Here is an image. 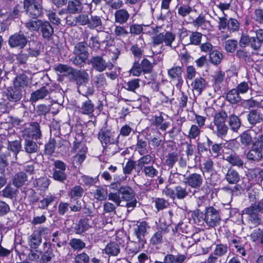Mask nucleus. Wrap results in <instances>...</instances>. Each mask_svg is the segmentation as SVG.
Returning a JSON list of instances; mask_svg holds the SVG:
<instances>
[{"mask_svg":"<svg viewBox=\"0 0 263 263\" xmlns=\"http://www.w3.org/2000/svg\"><path fill=\"white\" fill-rule=\"evenodd\" d=\"M22 96V91L17 88H9L6 92L7 99L12 102L19 101Z\"/></svg>","mask_w":263,"mask_h":263,"instance_id":"nucleus-19","label":"nucleus"},{"mask_svg":"<svg viewBox=\"0 0 263 263\" xmlns=\"http://www.w3.org/2000/svg\"><path fill=\"white\" fill-rule=\"evenodd\" d=\"M105 252L109 255L117 256L120 252V248L117 243L110 242L106 246Z\"/></svg>","mask_w":263,"mask_h":263,"instance_id":"nucleus-33","label":"nucleus"},{"mask_svg":"<svg viewBox=\"0 0 263 263\" xmlns=\"http://www.w3.org/2000/svg\"><path fill=\"white\" fill-rule=\"evenodd\" d=\"M42 21L39 20H31L25 23V26L31 31H38Z\"/></svg>","mask_w":263,"mask_h":263,"instance_id":"nucleus-41","label":"nucleus"},{"mask_svg":"<svg viewBox=\"0 0 263 263\" xmlns=\"http://www.w3.org/2000/svg\"><path fill=\"white\" fill-rule=\"evenodd\" d=\"M131 51L135 57L141 58L143 52V47H139L138 44L134 45L131 47Z\"/></svg>","mask_w":263,"mask_h":263,"instance_id":"nucleus-62","label":"nucleus"},{"mask_svg":"<svg viewBox=\"0 0 263 263\" xmlns=\"http://www.w3.org/2000/svg\"><path fill=\"white\" fill-rule=\"evenodd\" d=\"M55 196L53 195H47L45 198L40 200L39 203V208L41 209H45L48 206L53 202L55 200Z\"/></svg>","mask_w":263,"mask_h":263,"instance_id":"nucleus-43","label":"nucleus"},{"mask_svg":"<svg viewBox=\"0 0 263 263\" xmlns=\"http://www.w3.org/2000/svg\"><path fill=\"white\" fill-rule=\"evenodd\" d=\"M102 25V21L100 17L97 15L91 16L88 23V27L90 29H93Z\"/></svg>","mask_w":263,"mask_h":263,"instance_id":"nucleus-55","label":"nucleus"},{"mask_svg":"<svg viewBox=\"0 0 263 263\" xmlns=\"http://www.w3.org/2000/svg\"><path fill=\"white\" fill-rule=\"evenodd\" d=\"M73 151L77 153L74 157V160L78 163H81L85 159L87 147L82 143L74 142Z\"/></svg>","mask_w":263,"mask_h":263,"instance_id":"nucleus-15","label":"nucleus"},{"mask_svg":"<svg viewBox=\"0 0 263 263\" xmlns=\"http://www.w3.org/2000/svg\"><path fill=\"white\" fill-rule=\"evenodd\" d=\"M93 82L97 88H101L106 85V79L103 74L96 76L93 79Z\"/></svg>","mask_w":263,"mask_h":263,"instance_id":"nucleus-47","label":"nucleus"},{"mask_svg":"<svg viewBox=\"0 0 263 263\" xmlns=\"http://www.w3.org/2000/svg\"><path fill=\"white\" fill-rule=\"evenodd\" d=\"M175 35L171 32L161 33L153 37V43L159 45L164 43L165 46L171 47L172 43L175 40Z\"/></svg>","mask_w":263,"mask_h":263,"instance_id":"nucleus-9","label":"nucleus"},{"mask_svg":"<svg viewBox=\"0 0 263 263\" xmlns=\"http://www.w3.org/2000/svg\"><path fill=\"white\" fill-rule=\"evenodd\" d=\"M252 18L257 23L263 24V9H256L252 16Z\"/></svg>","mask_w":263,"mask_h":263,"instance_id":"nucleus-54","label":"nucleus"},{"mask_svg":"<svg viewBox=\"0 0 263 263\" xmlns=\"http://www.w3.org/2000/svg\"><path fill=\"white\" fill-rule=\"evenodd\" d=\"M89 22V16L87 14H80L75 17V24H78L80 25H88Z\"/></svg>","mask_w":263,"mask_h":263,"instance_id":"nucleus-51","label":"nucleus"},{"mask_svg":"<svg viewBox=\"0 0 263 263\" xmlns=\"http://www.w3.org/2000/svg\"><path fill=\"white\" fill-rule=\"evenodd\" d=\"M227 117V113L223 110L216 112L214 115V125H211L210 128L214 131L218 137L222 138L228 133V127L226 124Z\"/></svg>","mask_w":263,"mask_h":263,"instance_id":"nucleus-3","label":"nucleus"},{"mask_svg":"<svg viewBox=\"0 0 263 263\" xmlns=\"http://www.w3.org/2000/svg\"><path fill=\"white\" fill-rule=\"evenodd\" d=\"M149 228L146 222L142 221L139 222L137 227L134 229V234L137 237V241L142 246L146 242L145 236L146 235L147 230Z\"/></svg>","mask_w":263,"mask_h":263,"instance_id":"nucleus-11","label":"nucleus"},{"mask_svg":"<svg viewBox=\"0 0 263 263\" xmlns=\"http://www.w3.org/2000/svg\"><path fill=\"white\" fill-rule=\"evenodd\" d=\"M228 30L231 32L237 31L239 29V23L236 19L231 18L228 21Z\"/></svg>","mask_w":263,"mask_h":263,"instance_id":"nucleus-58","label":"nucleus"},{"mask_svg":"<svg viewBox=\"0 0 263 263\" xmlns=\"http://www.w3.org/2000/svg\"><path fill=\"white\" fill-rule=\"evenodd\" d=\"M202 34L198 32H194L190 35L191 44L198 45L200 43Z\"/></svg>","mask_w":263,"mask_h":263,"instance_id":"nucleus-52","label":"nucleus"},{"mask_svg":"<svg viewBox=\"0 0 263 263\" xmlns=\"http://www.w3.org/2000/svg\"><path fill=\"white\" fill-rule=\"evenodd\" d=\"M83 193V189L80 186H76L71 189L70 191V197L72 198H78L81 197Z\"/></svg>","mask_w":263,"mask_h":263,"instance_id":"nucleus-59","label":"nucleus"},{"mask_svg":"<svg viewBox=\"0 0 263 263\" xmlns=\"http://www.w3.org/2000/svg\"><path fill=\"white\" fill-rule=\"evenodd\" d=\"M223 159L232 166L242 167L244 165L243 161L241 156L233 151H230L229 153H223Z\"/></svg>","mask_w":263,"mask_h":263,"instance_id":"nucleus-13","label":"nucleus"},{"mask_svg":"<svg viewBox=\"0 0 263 263\" xmlns=\"http://www.w3.org/2000/svg\"><path fill=\"white\" fill-rule=\"evenodd\" d=\"M239 94H245L248 92L251 89V85H249L248 82H242L238 84L235 88Z\"/></svg>","mask_w":263,"mask_h":263,"instance_id":"nucleus-48","label":"nucleus"},{"mask_svg":"<svg viewBox=\"0 0 263 263\" xmlns=\"http://www.w3.org/2000/svg\"><path fill=\"white\" fill-rule=\"evenodd\" d=\"M165 231L162 229H159L151 237L150 243L153 245H160L165 239Z\"/></svg>","mask_w":263,"mask_h":263,"instance_id":"nucleus-22","label":"nucleus"},{"mask_svg":"<svg viewBox=\"0 0 263 263\" xmlns=\"http://www.w3.org/2000/svg\"><path fill=\"white\" fill-rule=\"evenodd\" d=\"M90 63L93 68L99 72H102L107 68L110 70L114 67L112 64L106 62L101 56L92 57L90 60Z\"/></svg>","mask_w":263,"mask_h":263,"instance_id":"nucleus-8","label":"nucleus"},{"mask_svg":"<svg viewBox=\"0 0 263 263\" xmlns=\"http://www.w3.org/2000/svg\"><path fill=\"white\" fill-rule=\"evenodd\" d=\"M186 258V256L183 254H167L164 256L163 261L155 260L154 263H183Z\"/></svg>","mask_w":263,"mask_h":263,"instance_id":"nucleus-17","label":"nucleus"},{"mask_svg":"<svg viewBox=\"0 0 263 263\" xmlns=\"http://www.w3.org/2000/svg\"><path fill=\"white\" fill-rule=\"evenodd\" d=\"M227 100L232 104L238 103L241 100L239 93L235 88L229 91L226 96Z\"/></svg>","mask_w":263,"mask_h":263,"instance_id":"nucleus-30","label":"nucleus"},{"mask_svg":"<svg viewBox=\"0 0 263 263\" xmlns=\"http://www.w3.org/2000/svg\"><path fill=\"white\" fill-rule=\"evenodd\" d=\"M153 123L156 126L163 131L165 130L170 125L168 122L164 121L163 117L161 115L155 116Z\"/></svg>","mask_w":263,"mask_h":263,"instance_id":"nucleus-28","label":"nucleus"},{"mask_svg":"<svg viewBox=\"0 0 263 263\" xmlns=\"http://www.w3.org/2000/svg\"><path fill=\"white\" fill-rule=\"evenodd\" d=\"M201 130L199 127L196 125H192L189 131L188 138L192 139H196L198 138Z\"/></svg>","mask_w":263,"mask_h":263,"instance_id":"nucleus-45","label":"nucleus"},{"mask_svg":"<svg viewBox=\"0 0 263 263\" xmlns=\"http://www.w3.org/2000/svg\"><path fill=\"white\" fill-rule=\"evenodd\" d=\"M141 72V67L138 62H135L129 70L130 74L135 77L140 76Z\"/></svg>","mask_w":263,"mask_h":263,"instance_id":"nucleus-61","label":"nucleus"},{"mask_svg":"<svg viewBox=\"0 0 263 263\" xmlns=\"http://www.w3.org/2000/svg\"><path fill=\"white\" fill-rule=\"evenodd\" d=\"M168 76L172 81H177L176 87L180 88L183 80L182 77V69L180 66L174 65L167 70Z\"/></svg>","mask_w":263,"mask_h":263,"instance_id":"nucleus-10","label":"nucleus"},{"mask_svg":"<svg viewBox=\"0 0 263 263\" xmlns=\"http://www.w3.org/2000/svg\"><path fill=\"white\" fill-rule=\"evenodd\" d=\"M24 149L26 153L32 154L37 152L38 146L35 142L31 139H24Z\"/></svg>","mask_w":263,"mask_h":263,"instance_id":"nucleus-31","label":"nucleus"},{"mask_svg":"<svg viewBox=\"0 0 263 263\" xmlns=\"http://www.w3.org/2000/svg\"><path fill=\"white\" fill-rule=\"evenodd\" d=\"M136 150L141 155L146 154L148 153V148L146 141L139 138V137H137Z\"/></svg>","mask_w":263,"mask_h":263,"instance_id":"nucleus-36","label":"nucleus"},{"mask_svg":"<svg viewBox=\"0 0 263 263\" xmlns=\"http://www.w3.org/2000/svg\"><path fill=\"white\" fill-rule=\"evenodd\" d=\"M186 189L182 186H178L176 187L175 196L179 199H183L187 195Z\"/></svg>","mask_w":263,"mask_h":263,"instance_id":"nucleus-63","label":"nucleus"},{"mask_svg":"<svg viewBox=\"0 0 263 263\" xmlns=\"http://www.w3.org/2000/svg\"><path fill=\"white\" fill-rule=\"evenodd\" d=\"M27 42L26 37L23 34L15 33L11 36L9 40V44L11 47H24Z\"/></svg>","mask_w":263,"mask_h":263,"instance_id":"nucleus-16","label":"nucleus"},{"mask_svg":"<svg viewBox=\"0 0 263 263\" xmlns=\"http://www.w3.org/2000/svg\"><path fill=\"white\" fill-rule=\"evenodd\" d=\"M40 27L43 37L44 39H49L53 33V28L50 24L47 21L42 22Z\"/></svg>","mask_w":263,"mask_h":263,"instance_id":"nucleus-27","label":"nucleus"},{"mask_svg":"<svg viewBox=\"0 0 263 263\" xmlns=\"http://www.w3.org/2000/svg\"><path fill=\"white\" fill-rule=\"evenodd\" d=\"M28 83V79L27 76L25 74H20L17 75L13 81V86L14 88H17L22 90L27 86Z\"/></svg>","mask_w":263,"mask_h":263,"instance_id":"nucleus-21","label":"nucleus"},{"mask_svg":"<svg viewBox=\"0 0 263 263\" xmlns=\"http://www.w3.org/2000/svg\"><path fill=\"white\" fill-rule=\"evenodd\" d=\"M263 135L259 134L254 138L251 149L247 154V158L258 162L262 157Z\"/></svg>","mask_w":263,"mask_h":263,"instance_id":"nucleus-4","label":"nucleus"},{"mask_svg":"<svg viewBox=\"0 0 263 263\" xmlns=\"http://www.w3.org/2000/svg\"><path fill=\"white\" fill-rule=\"evenodd\" d=\"M228 249L227 245L217 244L216 245L214 249L213 253L218 257L224 256L228 252Z\"/></svg>","mask_w":263,"mask_h":263,"instance_id":"nucleus-37","label":"nucleus"},{"mask_svg":"<svg viewBox=\"0 0 263 263\" xmlns=\"http://www.w3.org/2000/svg\"><path fill=\"white\" fill-rule=\"evenodd\" d=\"M237 46V42L234 40H229L225 42L224 48L227 52H233Z\"/></svg>","mask_w":263,"mask_h":263,"instance_id":"nucleus-49","label":"nucleus"},{"mask_svg":"<svg viewBox=\"0 0 263 263\" xmlns=\"http://www.w3.org/2000/svg\"><path fill=\"white\" fill-rule=\"evenodd\" d=\"M222 58V53L217 50H214L210 53V61L214 65H218L220 63Z\"/></svg>","mask_w":263,"mask_h":263,"instance_id":"nucleus-39","label":"nucleus"},{"mask_svg":"<svg viewBox=\"0 0 263 263\" xmlns=\"http://www.w3.org/2000/svg\"><path fill=\"white\" fill-rule=\"evenodd\" d=\"M118 193L120 194L122 200L127 201L131 200L134 196L133 190L130 187L126 186H122Z\"/></svg>","mask_w":263,"mask_h":263,"instance_id":"nucleus-26","label":"nucleus"},{"mask_svg":"<svg viewBox=\"0 0 263 263\" xmlns=\"http://www.w3.org/2000/svg\"><path fill=\"white\" fill-rule=\"evenodd\" d=\"M248 194L251 204L250 206L245 208L243 212L244 214L248 215V222L256 227L260 224L261 221V216L258 213L263 211V199L257 202L258 198V193L253 191L249 192Z\"/></svg>","mask_w":263,"mask_h":263,"instance_id":"nucleus-1","label":"nucleus"},{"mask_svg":"<svg viewBox=\"0 0 263 263\" xmlns=\"http://www.w3.org/2000/svg\"><path fill=\"white\" fill-rule=\"evenodd\" d=\"M262 129V127L261 125H259L257 127H255L251 130H247L243 132L239 136L240 142L241 144L244 146H248L251 143L252 144L253 142V138H252V133H256L257 135L260 134Z\"/></svg>","mask_w":263,"mask_h":263,"instance_id":"nucleus-12","label":"nucleus"},{"mask_svg":"<svg viewBox=\"0 0 263 263\" xmlns=\"http://www.w3.org/2000/svg\"><path fill=\"white\" fill-rule=\"evenodd\" d=\"M192 8L189 5H183L178 8V13L182 17H185L192 11Z\"/></svg>","mask_w":263,"mask_h":263,"instance_id":"nucleus-57","label":"nucleus"},{"mask_svg":"<svg viewBox=\"0 0 263 263\" xmlns=\"http://www.w3.org/2000/svg\"><path fill=\"white\" fill-rule=\"evenodd\" d=\"M48 95V89L45 87H43L31 93L30 101L32 102H35L40 99L45 98Z\"/></svg>","mask_w":263,"mask_h":263,"instance_id":"nucleus-23","label":"nucleus"},{"mask_svg":"<svg viewBox=\"0 0 263 263\" xmlns=\"http://www.w3.org/2000/svg\"><path fill=\"white\" fill-rule=\"evenodd\" d=\"M26 173L21 172L17 173L14 177L13 181H27L33 179L32 174L34 171V167L32 165H27L25 168Z\"/></svg>","mask_w":263,"mask_h":263,"instance_id":"nucleus-18","label":"nucleus"},{"mask_svg":"<svg viewBox=\"0 0 263 263\" xmlns=\"http://www.w3.org/2000/svg\"><path fill=\"white\" fill-rule=\"evenodd\" d=\"M129 16L130 14L125 9L118 10L115 13V21L120 24H123L126 23Z\"/></svg>","mask_w":263,"mask_h":263,"instance_id":"nucleus-24","label":"nucleus"},{"mask_svg":"<svg viewBox=\"0 0 263 263\" xmlns=\"http://www.w3.org/2000/svg\"><path fill=\"white\" fill-rule=\"evenodd\" d=\"M22 136L24 139H29L37 140L41 138L42 133L39 124L37 122H32L28 127L22 130Z\"/></svg>","mask_w":263,"mask_h":263,"instance_id":"nucleus-6","label":"nucleus"},{"mask_svg":"<svg viewBox=\"0 0 263 263\" xmlns=\"http://www.w3.org/2000/svg\"><path fill=\"white\" fill-rule=\"evenodd\" d=\"M206 81L201 77L196 78L192 83L193 90L195 91L198 95H200L203 89L206 87Z\"/></svg>","mask_w":263,"mask_h":263,"instance_id":"nucleus-20","label":"nucleus"},{"mask_svg":"<svg viewBox=\"0 0 263 263\" xmlns=\"http://www.w3.org/2000/svg\"><path fill=\"white\" fill-rule=\"evenodd\" d=\"M69 244L74 250L80 251L85 247V243L82 240L77 238L71 239Z\"/></svg>","mask_w":263,"mask_h":263,"instance_id":"nucleus-42","label":"nucleus"},{"mask_svg":"<svg viewBox=\"0 0 263 263\" xmlns=\"http://www.w3.org/2000/svg\"><path fill=\"white\" fill-rule=\"evenodd\" d=\"M140 79H134L125 83L124 88L128 91L135 92L140 87Z\"/></svg>","mask_w":263,"mask_h":263,"instance_id":"nucleus-40","label":"nucleus"},{"mask_svg":"<svg viewBox=\"0 0 263 263\" xmlns=\"http://www.w3.org/2000/svg\"><path fill=\"white\" fill-rule=\"evenodd\" d=\"M76 263H88L89 257L85 253L77 255L74 259Z\"/></svg>","mask_w":263,"mask_h":263,"instance_id":"nucleus-64","label":"nucleus"},{"mask_svg":"<svg viewBox=\"0 0 263 263\" xmlns=\"http://www.w3.org/2000/svg\"><path fill=\"white\" fill-rule=\"evenodd\" d=\"M87 44L85 42H80L74 47L73 53L75 57L73 59V63L75 65H80L85 63L88 58Z\"/></svg>","mask_w":263,"mask_h":263,"instance_id":"nucleus-5","label":"nucleus"},{"mask_svg":"<svg viewBox=\"0 0 263 263\" xmlns=\"http://www.w3.org/2000/svg\"><path fill=\"white\" fill-rule=\"evenodd\" d=\"M198 220V224L202 225L204 222L211 227H214L221 220L219 211L213 206H209L205 209V213L198 210L195 213V220Z\"/></svg>","mask_w":263,"mask_h":263,"instance_id":"nucleus-2","label":"nucleus"},{"mask_svg":"<svg viewBox=\"0 0 263 263\" xmlns=\"http://www.w3.org/2000/svg\"><path fill=\"white\" fill-rule=\"evenodd\" d=\"M226 179L227 181H239L240 178L237 171L229 169L226 174Z\"/></svg>","mask_w":263,"mask_h":263,"instance_id":"nucleus-53","label":"nucleus"},{"mask_svg":"<svg viewBox=\"0 0 263 263\" xmlns=\"http://www.w3.org/2000/svg\"><path fill=\"white\" fill-rule=\"evenodd\" d=\"M89 228L88 222L85 220H80L74 227V232L77 234H81L87 231Z\"/></svg>","mask_w":263,"mask_h":263,"instance_id":"nucleus-35","label":"nucleus"},{"mask_svg":"<svg viewBox=\"0 0 263 263\" xmlns=\"http://www.w3.org/2000/svg\"><path fill=\"white\" fill-rule=\"evenodd\" d=\"M247 119L251 124L259 123L262 120V115L257 110H252L248 115Z\"/></svg>","mask_w":263,"mask_h":263,"instance_id":"nucleus-32","label":"nucleus"},{"mask_svg":"<svg viewBox=\"0 0 263 263\" xmlns=\"http://www.w3.org/2000/svg\"><path fill=\"white\" fill-rule=\"evenodd\" d=\"M95 105L91 100L88 99L82 103L80 111L84 115H89L93 113Z\"/></svg>","mask_w":263,"mask_h":263,"instance_id":"nucleus-25","label":"nucleus"},{"mask_svg":"<svg viewBox=\"0 0 263 263\" xmlns=\"http://www.w3.org/2000/svg\"><path fill=\"white\" fill-rule=\"evenodd\" d=\"M21 148V142L19 140H15L9 142L8 148L14 152V154L15 157H16V155L20 152Z\"/></svg>","mask_w":263,"mask_h":263,"instance_id":"nucleus-46","label":"nucleus"},{"mask_svg":"<svg viewBox=\"0 0 263 263\" xmlns=\"http://www.w3.org/2000/svg\"><path fill=\"white\" fill-rule=\"evenodd\" d=\"M229 125L232 130L237 132L240 128L241 122L238 117L235 115H231L229 118Z\"/></svg>","mask_w":263,"mask_h":263,"instance_id":"nucleus-38","label":"nucleus"},{"mask_svg":"<svg viewBox=\"0 0 263 263\" xmlns=\"http://www.w3.org/2000/svg\"><path fill=\"white\" fill-rule=\"evenodd\" d=\"M42 242V238L36 233H32L28 238V243L32 249H36Z\"/></svg>","mask_w":263,"mask_h":263,"instance_id":"nucleus-29","label":"nucleus"},{"mask_svg":"<svg viewBox=\"0 0 263 263\" xmlns=\"http://www.w3.org/2000/svg\"><path fill=\"white\" fill-rule=\"evenodd\" d=\"M208 22L206 21L205 17L203 15H199L195 20L193 22V25L194 27L199 28L201 27L202 29H204L206 26L205 24Z\"/></svg>","mask_w":263,"mask_h":263,"instance_id":"nucleus-50","label":"nucleus"},{"mask_svg":"<svg viewBox=\"0 0 263 263\" xmlns=\"http://www.w3.org/2000/svg\"><path fill=\"white\" fill-rule=\"evenodd\" d=\"M72 73L76 77V79L79 78L84 82H87L88 80V74L84 70H73Z\"/></svg>","mask_w":263,"mask_h":263,"instance_id":"nucleus-56","label":"nucleus"},{"mask_svg":"<svg viewBox=\"0 0 263 263\" xmlns=\"http://www.w3.org/2000/svg\"><path fill=\"white\" fill-rule=\"evenodd\" d=\"M27 13L29 14L31 16L37 17L41 13L42 9L40 5L36 2L34 4L25 9Z\"/></svg>","mask_w":263,"mask_h":263,"instance_id":"nucleus-34","label":"nucleus"},{"mask_svg":"<svg viewBox=\"0 0 263 263\" xmlns=\"http://www.w3.org/2000/svg\"><path fill=\"white\" fill-rule=\"evenodd\" d=\"M98 138L102 143L106 145L114 144L117 141L114 133L106 129L101 130L99 133Z\"/></svg>","mask_w":263,"mask_h":263,"instance_id":"nucleus-14","label":"nucleus"},{"mask_svg":"<svg viewBox=\"0 0 263 263\" xmlns=\"http://www.w3.org/2000/svg\"><path fill=\"white\" fill-rule=\"evenodd\" d=\"M86 7V9H88L86 11L88 13L92 12V4L91 3H84L77 0H70L68 1L67 10L70 13L76 14L82 12L84 7Z\"/></svg>","mask_w":263,"mask_h":263,"instance_id":"nucleus-7","label":"nucleus"},{"mask_svg":"<svg viewBox=\"0 0 263 263\" xmlns=\"http://www.w3.org/2000/svg\"><path fill=\"white\" fill-rule=\"evenodd\" d=\"M143 31V26L142 25L134 24L129 27V32L132 34L139 35Z\"/></svg>","mask_w":263,"mask_h":263,"instance_id":"nucleus-60","label":"nucleus"},{"mask_svg":"<svg viewBox=\"0 0 263 263\" xmlns=\"http://www.w3.org/2000/svg\"><path fill=\"white\" fill-rule=\"evenodd\" d=\"M215 84H221L225 78V72L220 70H216L212 75Z\"/></svg>","mask_w":263,"mask_h":263,"instance_id":"nucleus-44","label":"nucleus"}]
</instances>
